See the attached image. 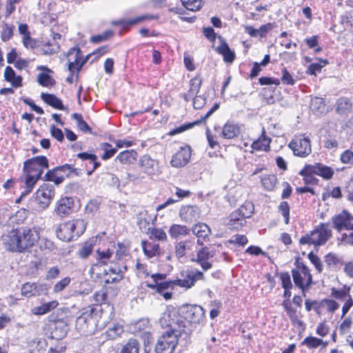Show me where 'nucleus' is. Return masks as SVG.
<instances>
[{"mask_svg": "<svg viewBox=\"0 0 353 353\" xmlns=\"http://www.w3.org/2000/svg\"><path fill=\"white\" fill-rule=\"evenodd\" d=\"M254 206L252 204L243 205L229 215L226 223L230 230H239L246 223V219L253 214Z\"/></svg>", "mask_w": 353, "mask_h": 353, "instance_id": "0eeeda50", "label": "nucleus"}, {"mask_svg": "<svg viewBox=\"0 0 353 353\" xmlns=\"http://www.w3.org/2000/svg\"><path fill=\"white\" fill-rule=\"evenodd\" d=\"M294 265H296V269H292V270H299L302 272L303 276L307 278V285H311L312 283V276L310 274V271L309 268L304 264L303 261H300V257H297L295 260Z\"/></svg>", "mask_w": 353, "mask_h": 353, "instance_id": "4c0bfd02", "label": "nucleus"}, {"mask_svg": "<svg viewBox=\"0 0 353 353\" xmlns=\"http://www.w3.org/2000/svg\"><path fill=\"white\" fill-rule=\"evenodd\" d=\"M192 150L189 145L181 146L179 150L172 155L170 165L175 168L185 167L190 161Z\"/></svg>", "mask_w": 353, "mask_h": 353, "instance_id": "2eb2a0df", "label": "nucleus"}, {"mask_svg": "<svg viewBox=\"0 0 353 353\" xmlns=\"http://www.w3.org/2000/svg\"><path fill=\"white\" fill-rule=\"evenodd\" d=\"M139 343L137 340L131 339L121 348V353H139Z\"/></svg>", "mask_w": 353, "mask_h": 353, "instance_id": "37998d69", "label": "nucleus"}, {"mask_svg": "<svg viewBox=\"0 0 353 353\" xmlns=\"http://www.w3.org/2000/svg\"><path fill=\"white\" fill-rule=\"evenodd\" d=\"M349 290L350 288L337 290L335 288H332L331 290V295L336 299L345 301L346 299L350 296Z\"/></svg>", "mask_w": 353, "mask_h": 353, "instance_id": "8fccbe9b", "label": "nucleus"}, {"mask_svg": "<svg viewBox=\"0 0 353 353\" xmlns=\"http://www.w3.org/2000/svg\"><path fill=\"white\" fill-rule=\"evenodd\" d=\"M279 211L285 219V223L288 224L290 219V206L287 201H282L279 205Z\"/></svg>", "mask_w": 353, "mask_h": 353, "instance_id": "e2e57ef3", "label": "nucleus"}, {"mask_svg": "<svg viewBox=\"0 0 353 353\" xmlns=\"http://www.w3.org/2000/svg\"><path fill=\"white\" fill-rule=\"evenodd\" d=\"M54 187L52 184L43 183L36 192V200L40 204V207L46 208L48 207L54 196Z\"/></svg>", "mask_w": 353, "mask_h": 353, "instance_id": "ddd939ff", "label": "nucleus"}, {"mask_svg": "<svg viewBox=\"0 0 353 353\" xmlns=\"http://www.w3.org/2000/svg\"><path fill=\"white\" fill-rule=\"evenodd\" d=\"M321 305H325L330 312H334L339 307V304L332 299H323L321 303Z\"/></svg>", "mask_w": 353, "mask_h": 353, "instance_id": "338daca9", "label": "nucleus"}, {"mask_svg": "<svg viewBox=\"0 0 353 353\" xmlns=\"http://www.w3.org/2000/svg\"><path fill=\"white\" fill-rule=\"evenodd\" d=\"M123 332V326L119 324H113L106 331L108 337L110 339H114Z\"/></svg>", "mask_w": 353, "mask_h": 353, "instance_id": "3c124183", "label": "nucleus"}, {"mask_svg": "<svg viewBox=\"0 0 353 353\" xmlns=\"http://www.w3.org/2000/svg\"><path fill=\"white\" fill-rule=\"evenodd\" d=\"M147 234L150 239L159 241H165L167 240V234L161 228H149Z\"/></svg>", "mask_w": 353, "mask_h": 353, "instance_id": "c9c22d12", "label": "nucleus"}, {"mask_svg": "<svg viewBox=\"0 0 353 353\" xmlns=\"http://www.w3.org/2000/svg\"><path fill=\"white\" fill-rule=\"evenodd\" d=\"M93 250V243L90 241L85 242L79 250V255L82 259L90 256Z\"/></svg>", "mask_w": 353, "mask_h": 353, "instance_id": "6e6d98bb", "label": "nucleus"}, {"mask_svg": "<svg viewBox=\"0 0 353 353\" xmlns=\"http://www.w3.org/2000/svg\"><path fill=\"white\" fill-rule=\"evenodd\" d=\"M248 242L245 235L236 234L227 241L226 243L234 244L240 246H244Z\"/></svg>", "mask_w": 353, "mask_h": 353, "instance_id": "4d7b16f0", "label": "nucleus"}, {"mask_svg": "<svg viewBox=\"0 0 353 353\" xmlns=\"http://www.w3.org/2000/svg\"><path fill=\"white\" fill-rule=\"evenodd\" d=\"M86 225L87 223L83 219L70 220L59 225L56 234L63 241L76 240L85 232Z\"/></svg>", "mask_w": 353, "mask_h": 353, "instance_id": "20e7f679", "label": "nucleus"}, {"mask_svg": "<svg viewBox=\"0 0 353 353\" xmlns=\"http://www.w3.org/2000/svg\"><path fill=\"white\" fill-rule=\"evenodd\" d=\"M139 165L142 171L148 175H156L159 173V161L151 158L148 154H144L140 157Z\"/></svg>", "mask_w": 353, "mask_h": 353, "instance_id": "dca6fc26", "label": "nucleus"}, {"mask_svg": "<svg viewBox=\"0 0 353 353\" xmlns=\"http://www.w3.org/2000/svg\"><path fill=\"white\" fill-rule=\"evenodd\" d=\"M310 166L311 167L308 168L309 172L315 173L316 175L321 176L325 180L332 179L334 175V170L327 165L322 163H314L313 165H310Z\"/></svg>", "mask_w": 353, "mask_h": 353, "instance_id": "aec40b11", "label": "nucleus"}, {"mask_svg": "<svg viewBox=\"0 0 353 353\" xmlns=\"http://www.w3.org/2000/svg\"><path fill=\"white\" fill-rule=\"evenodd\" d=\"M71 173L79 176L78 169L66 163L48 170L44 175L43 179L44 181H52L55 185H59L64 181L65 177H69Z\"/></svg>", "mask_w": 353, "mask_h": 353, "instance_id": "1a4fd4ad", "label": "nucleus"}, {"mask_svg": "<svg viewBox=\"0 0 353 353\" xmlns=\"http://www.w3.org/2000/svg\"><path fill=\"white\" fill-rule=\"evenodd\" d=\"M137 152L134 150L121 152L115 160L123 164H132L137 160Z\"/></svg>", "mask_w": 353, "mask_h": 353, "instance_id": "bb28decb", "label": "nucleus"}, {"mask_svg": "<svg viewBox=\"0 0 353 353\" xmlns=\"http://www.w3.org/2000/svg\"><path fill=\"white\" fill-rule=\"evenodd\" d=\"M252 148L253 150L257 151H268L270 150V140L266 139L265 140V143H263L261 139H259L252 143Z\"/></svg>", "mask_w": 353, "mask_h": 353, "instance_id": "680f3d73", "label": "nucleus"}, {"mask_svg": "<svg viewBox=\"0 0 353 353\" xmlns=\"http://www.w3.org/2000/svg\"><path fill=\"white\" fill-rule=\"evenodd\" d=\"M74 206V199L72 197L61 198L57 202L55 212L60 216L70 214Z\"/></svg>", "mask_w": 353, "mask_h": 353, "instance_id": "6ab92c4d", "label": "nucleus"}, {"mask_svg": "<svg viewBox=\"0 0 353 353\" xmlns=\"http://www.w3.org/2000/svg\"><path fill=\"white\" fill-rule=\"evenodd\" d=\"M183 337V335L173 327L163 332L158 339L156 346V353H173L178 344L179 337Z\"/></svg>", "mask_w": 353, "mask_h": 353, "instance_id": "423d86ee", "label": "nucleus"}, {"mask_svg": "<svg viewBox=\"0 0 353 353\" xmlns=\"http://www.w3.org/2000/svg\"><path fill=\"white\" fill-rule=\"evenodd\" d=\"M37 82L43 87H50L55 84L54 79L48 74L41 72L37 76Z\"/></svg>", "mask_w": 353, "mask_h": 353, "instance_id": "de8ad7c7", "label": "nucleus"}, {"mask_svg": "<svg viewBox=\"0 0 353 353\" xmlns=\"http://www.w3.org/2000/svg\"><path fill=\"white\" fill-rule=\"evenodd\" d=\"M70 281L71 279L70 277L66 276L63 278L54 285L53 292L55 293L61 292L69 285Z\"/></svg>", "mask_w": 353, "mask_h": 353, "instance_id": "69168bd1", "label": "nucleus"}, {"mask_svg": "<svg viewBox=\"0 0 353 353\" xmlns=\"http://www.w3.org/2000/svg\"><path fill=\"white\" fill-rule=\"evenodd\" d=\"M179 215L186 223H192L199 218L200 210L196 205L183 206L180 210Z\"/></svg>", "mask_w": 353, "mask_h": 353, "instance_id": "a211bd4d", "label": "nucleus"}, {"mask_svg": "<svg viewBox=\"0 0 353 353\" xmlns=\"http://www.w3.org/2000/svg\"><path fill=\"white\" fill-rule=\"evenodd\" d=\"M328 227L329 223H320L310 233L303 236L299 240V243L312 244L314 246L325 245L332 235V232Z\"/></svg>", "mask_w": 353, "mask_h": 353, "instance_id": "39448f33", "label": "nucleus"}, {"mask_svg": "<svg viewBox=\"0 0 353 353\" xmlns=\"http://www.w3.org/2000/svg\"><path fill=\"white\" fill-rule=\"evenodd\" d=\"M307 258L310 261V262L314 265L318 272L321 273L323 271V265L320 258L317 255L314 254L312 252H310L307 254Z\"/></svg>", "mask_w": 353, "mask_h": 353, "instance_id": "bf43d9fd", "label": "nucleus"}, {"mask_svg": "<svg viewBox=\"0 0 353 353\" xmlns=\"http://www.w3.org/2000/svg\"><path fill=\"white\" fill-rule=\"evenodd\" d=\"M107 299V294L103 291H98L96 292L92 296V301L94 303L88 305L87 307H97L98 306L101 309V314H102V307L101 304L105 301Z\"/></svg>", "mask_w": 353, "mask_h": 353, "instance_id": "58836bf2", "label": "nucleus"}, {"mask_svg": "<svg viewBox=\"0 0 353 353\" xmlns=\"http://www.w3.org/2000/svg\"><path fill=\"white\" fill-rule=\"evenodd\" d=\"M150 321L148 319H141L136 322L134 325L135 331L139 332H143L146 336L148 343L150 342L151 334L147 330L149 328Z\"/></svg>", "mask_w": 353, "mask_h": 353, "instance_id": "473e14b6", "label": "nucleus"}, {"mask_svg": "<svg viewBox=\"0 0 353 353\" xmlns=\"http://www.w3.org/2000/svg\"><path fill=\"white\" fill-rule=\"evenodd\" d=\"M101 316V309L98 306L83 308L81 314L76 319L77 330L83 336L94 334L97 331L98 319Z\"/></svg>", "mask_w": 353, "mask_h": 353, "instance_id": "7ed1b4c3", "label": "nucleus"}, {"mask_svg": "<svg viewBox=\"0 0 353 353\" xmlns=\"http://www.w3.org/2000/svg\"><path fill=\"white\" fill-rule=\"evenodd\" d=\"M41 177H39V175L34 176L32 174H28L26 173V180H25V185H26V190L24 192H23L21 194V197H24L27 194H28L33 189L34 185L38 181L39 179Z\"/></svg>", "mask_w": 353, "mask_h": 353, "instance_id": "f704fd0d", "label": "nucleus"}, {"mask_svg": "<svg viewBox=\"0 0 353 353\" xmlns=\"http://www.w3.org/2000/svg\"><path fill=\"white\" fill-rule=\"evenodd\" d=\"M41 98L46 103L55 109L59 110H65L62 101L53 94L42 92Z\"/></svg>", "mask_w": 353, "mask_h": 353, "instance_id": "393cba45", "label": "nucleus"}, {"mask_svg": "<svg viewBox=\"0 0 353 353\" xmlns=\"http://www.w3.org/2000/svg\"><path fill=\"white\" fill-rule=\"evenodd\" d=\"M220 45L216 48V52L221 54L223 57V61L226 63H232L235 59V53L232 50L225 40L219 37Z\"/></svg>", "mask_w": 353, "mask_h": 353, "instance_id": "4be33fe9", "label": "nucleus"}, {"mask_svg": "<svg viewBox=\"0 0 353 353\" xmlns=\"http://www.w3.org/2000/svg\"><path fill=\"white\" fill-rule=\"evenodd\" d=\"M333 228L338 232L342 230H353V216L347 210H343L332 218Z\"/></svg>", "mask_w": 353, "mask_h": 353, "instance_id": "4468645a", "label": "nucleus"}, {"mask_svg": "<svg viewBox=\"0 0 353 353\" xmlns=\"http://www.w3.org/2000/svg\"><path fill=\"white\" fill-rule=\"evenodd\" d=\"M105 272L106 276L105 279V283H116L123 279V272L121 268L117 265L110 267L109 269Z\"/></svg>", "mask_w": 353, "mask_h": 353, "instance_id": "5701e85b", "label": "nucleus"}, {"mask_svg": "<svg viewBox=\"0 0 353 353\" xmlns=\"http://www.w3.org/2000/svg\"><path fill=\"white\" fill-rule=\"evenodd\" d=\"M58 305L59 303L57 301H52L45 303L39 306L33 307L32 309V312L34 315H43L56 308Z\"/></svg>", "mask_w": 353, "mask_h": 353, "instance_id": "c756f323", "label": "nucleus"}, {"mask_svg": "<svg viewBox=\"0 0 353 353\" xmlns=\"http://www.w3.org/2000/svg\"><path fill=\"white\" fill-rule=\"evenodd\" d=\"M292 276L296 287L303 292L307 290L311 285H307V278L305 277L299 270H292Z\"/></svg>", "mask_w": 353, "mask_h": 353, "instance_id": "cd10ccee", "label": "nucleus"}, {"mask_svg": "<svg viewBox=\"0 0 353 353\" xmlns=\"http://www.w3.org/2000/svg\"><path fill=\"white\" fill-rule=\"evenodd\" d=\"M222 248L221 244L203 246L197 251L194 261L200 265L203 271H207L212 268V263L209 260L216 257Z\"/></svg>", "mask_w": 353, "mask_h": 353, "instance_id": "6e6552de", "label": "nucleus"}, {"mask_svg": "<svg viewBox=\"0 0 353 353\" xmlns=\"http://www.w3.org/2000/svg\"><path fill=\"white\" fill-rule=\"evenodd\" d=\"M100 149L104 152L101 156V159L105 161L112 158L117 152V148H113L109 143H101Z\"/></svg>", "mask_w": 353, "mask_h": 353, "instance_id": "ea45409f", "label": "nucleus"}, {"mask_svg": "<svg viewBox=\"0 0 353 353\" xmlns=\"http://www.w3.org/2000/svg\"><path fill=\"white\" fill-rule=\"evenodd\" d=\"M327 342H324L321 339H319L314 336H307L302 342V344L306 345L309 348H316L321 345L326 346Z\"/></svg>", "mask_w": 353, "mask_h": 353, "instance_id": "49530a36", "label": "nucleus"}, {"mask_svg": "<svg viewBox=\"0 0 353 353\" xmlns=\"http://www.w3.org/2000/svg\"><path fill=\"white\" fill-rule=\"evenodd\" d=\"M54 330L56 338L61 339L67 334L68 328L66 324L60 323L55 325Z\"/></svg>", "mask_w": 353, "mask_h": 353, "instance_id": "13d9d810", "label": "nucleus"}, {"mask_svg": "<svg viewBox=\"0 0 353 353\" xmlns=\"http://www.w3.org/2000/svg\"><path fill=\"white\" fill-rule=\"evenodd\" d=\"M241 126L238 123L228 121L223 126L221 137L225 139H232L239 136Z\"/></svg>", "mask_w": 353, "mask_h": 353, "instance_id": "412c9836", "label": "nucleus"}, {"mask_svg": "<svg viewBox=\"0 0 353 353\" xmlns=\"http://www.w3.org/2000/svg\"><path fill=\"white\" fill-rule=\"evenodd\" d=\"M201 83L202 79L199 76H196L194 78L190 80V88L188 90V94L190 95V97H192L199 92Z\"/></svg>", "mask_w": 353, "mask_h": 353, "instance_id": "79ce46f5", "label": "nucleus"}, {"mask_svg": "<svg viewBox=\"0 0 353 353\" xmlns=\"http://www.w3.org/2000/svg\"><path fill=\"white\" fill-rule=\"evenodd\" d=\"M72 117L76 120L77 128L85 133H91L92 129L88 124L83 120V117L79 113H74Z\"/></svg>", "mask_w": 353, "mask_h": 353, "instance_id": "a19ab883", "label": "nucleus"}, {"mask_svg": "<svg viewBox=\"0 0 353 353\" xmlns=\"http://www.w3.org/2000/svg\"><path fill=\"white\" fill-rule=\"evenodd\" d=\"M277 178L274 174H264L261 182L263 187L268 191H272L276 184Z\"/></svg>", "mask_w": 353, "mask_h": 353, "instance_id": "e433bc0d", "label": "nucleus"}, {"mask_svg": "<svg viewBox=\"0 0 353 353\" xmlns=\"http://www.w3.org/2000/svg\"><path fill=\"white\" fill-rule=\"evenodd\" d=\"M352 103L347 97L339 98L336 103V112L339 114H345L350 112Z\"/></svg>", "mask_w": 353, "mask_h": 353, "instance_id": "c85d7f7f", "label": "nucleus"}, {"mask_svg": "<svg viewBox=\"0 0 353 353\" xmlns=\"http://www.w3.org/2000/svg\"><path fill=\"white\" fill-rule=\"evenodd\" d=\"M182 5L188 10L196 11L199 10L202 5V0H181Z\"/></svg>", "mask_w": 353, "mask_h": 353, "instance_id": "09e8293b", "label": "nucleus"}, {"mask_svg": "<svg viewBox=\"0 0 353 353\" xmlns=\"http://www.w3.org/2000/svg\"><path fill=\"white\" fill-rule=\"evenodd\" d=\"M59 45L57 41L48 42L43 46L42 52L44 54H52L58 52Z\"/></svg>", "mask_w": 353, "mask_h": 353, "instance_id": "603ef678", "label": "nucleus"}, {"mask_svg": "<svg viewBox=\"0 0 353 353\" xmlns=\"http://www.w3.org/2000/svg\"><path fill=\"white\" fill-rule=\"evenodd\" d=\"M282 287L284 290L292 289L293 285L291 281V277L288 272H281L280 274Z\"/></svg>", "mask_w": 353, "mask_h": 353, "instance_id": "0e129e2a", "label": "nucleus"}, {"mask_svg": "<svg viewBox=\"0 0 353 353\" xmlns=\"http://www.w3.org/2000/svg\"><path fill=\"white\" fill-rule=\"evenodd\" d=\"M48 159L45 156L32 157L23 163V170L26 173L32 174L37 176L39 175V177H41L43 169L48 168Z\"/></svg>", "mask_w": 353, "mask_h": 353, "instance_id": "9b49d317", "label": "nucleus"}, {"mask_svg": "<svg viewBox=\"0 0 353 353\" xmlns=\"http://www.w3.org/2000/svg\"><path fill=\"white\" fill-rule=\"evenodd\" d=\"M199 280H205L203 272L195 268H188L181 272V277L176 279L173 283L178 286L189 289L194 286L196 282Z\"/></svg>", "mask_w": 353, "mask_h": 353, "instance_id": "9d476101", "label": "nucleus"}, {"mask_svg": "<svg viewBox=\"0 0 353 353\" xmlns=\"http://www.w3.org/2000/svg\"><path fill=\"white\" fill-rule=\"evenodd\" d=\"M112 254L113 252L110 248L105 250H100L99 249L97 250V259L100 261L101 263L105 264L111 258Z\"/></svg>", "mask_w": 353, "mask_h": 353, "instance_id": "5fc2aeb1", "label": "nucleus"}, {"mask_svg": "<svg viewBox=\"0 0 353 353\" xmlns=\"http://www.w3.org/2000/svg\"><path fill=\"white\" fill-rule=\"evenodd\" d=\"M172 283L171 281H162L157 284L147 283L146 286L152 290H156L159 293H163L171 286Z\"/></svg>", "mask_w": 353, "mask_h": 353, "instance_id": "864d4df0", "label": "nucleus"}, {"mask_svg": "<svg viewBox=\"0 0 353 353\" xmlns=\"http://www.w3.org/2000/svg\"><path fill=\"white\" fill-rule=\"evenodd\" d=\"M4 79L11 83L12 86L17 88L22 86L23 78L17 75L11 66H6L4 71Z\"/></svg>", "mask_w": 353, "mask_h": 353, "instance_id": "b1692460", "label": "nucleus"}, {"mask_svg": "<svg viewBox=\"0 0 353 353\" xmlns=\"http://www.w3.org/2000/svg\"><path fill=\"white\" fill-rule=\"evenodd\" d=\"M288 146L294 155L300 157H305L312 152L310 140L305 135L296 136L290 142Z\"/></svg>", "mask_w": 353, "mask_h": 353, "instance_id": "f8f14e48", "label": "nucleus"}, {"mask_svg": "<svg viewBox=\"0 0 353 353\" xmlns=\"http://www.w3.org/2000/svg\"><path fill=\"white\" fill-rule=\"evenodd\" d=\"M340 160L344 164L353 165V152L350 150H345L341 154Z\"/></svg>", "mask_w": 353, "mask_h": 353, "instance_id": "774afa93", "label": "nucleus"}, {"mask_svg": "<svg viewBox=\"0 0 353 353\" xmlns=\"http://www.w3.org/2000/svg\"><path fill=\"white\" fill-rule=\"evenodd\" d=\"M205 311L196 305H183L179 311L173 307H167L161 314L159 323L163 327H173L183 335L185 339L190 336L196 325L203 323Z\"/></svg>", "mask_w": 353, "mask_h": 353, "instance_id": "f257e3e1", "label": "nucleus"}, {"mask_svg": "<svg viewBox=\"0 0 353 353\" xmlns=\"http://www.w3.org/2000/svg\"><path fill=\"white\" fill-rule=\"evenodd\" d=\"M68 56L70 59V62L68 63V70L70 73H74L77 72L76 78L77 79L79 77L78 66L80 64V60L83 57L81 49L78 47L71 48L68 52Z\"/></svg>", "mask_w": 353, "mask_h": 353, "instance_id": "f3484780", "label": "nucleus"}, {"mask_svg": "<svg viewBox=\"0 0 353 353\" xmlns=\"http://www.w3.org/2000/svg\"><path fill=\"white\" fill-rule=\"evenodd\" d=\"M150 19V17L148 15H144V16L137 17H135L134 19H130L128 21H117L116 23L122 25L124 27L131 26L137 24L145 19Z\"/></svg>", "mask_w": 353, "mask_h": 353, "instance_id": "052dcab7", "label": "nucleus"}, {"mask_svg": "<svg viewBox=\"0 0 353 353\" xmlns=\"http://www.w3.org/2000/svg\"><path fill=\"white\" fill-rule=\"evenodd\" d=\"M325 103L324 99L314 97L311 99L310 108L313 112L321 113L324 111Z\"/></svg>", "mask_w": 353, "mask_h": 353, "instance_id": "c03bdc74", "label": "nucleus"}, {"mask_svg": "<svg viewBox=\"0 0 353 353\" xmlns=\"http://www.w3.org/2000/svg\"><path fill=\"white\" fill-rule=\"evenodd\" d=\"M39 239V232L34 228H21L12 230L3 235L6 249L11 252H22L31 248Z\"/></svg>", "mask_w": 353, "mask_h": 353, "instance_id": "f03ea898", "label": "nucleus"}, {"mask_svg": "<svg viewBox=\"0 0 353 353\" xmlns=\"http://www.w3.org/2000/svg\"><path fill=\"white\" fill-rule=\"evenodd\" d=\"M192 231L196 237H202L203 239H209L211 234L210 227L203 223L194 224L192 228Z\"/></svg>", "mask_w": 353, "mask_h": 353, "instance_id": "a878e982", "label": "nucleus"}, {"mask_svg": "<svg viewBox=\"0 0 353 353\" xmlns=\"http://www.w3.org/2000/svg\"><path fill=\"white\" fill-rule=\"evenodd\" d=\"M77 157L83 161H88L89 163H94V169H97L101 165V163L98 161L97 156L94 154L84 152L78 153Z\"/></svg>", "mask_w": 353, "mask_h": 353, "instance_id": "a18cd8bd", "label": "nucleus"}, {"mask_svg": "<svg viewBox=\"0 0 353 353\" xmlns=\"http://www.w3.org/2000/svg\"><path fill=\"white\" fill-rule=\"evenodd\" d=\"M142 248L145 254L150 258L158 255L160 252L159 244L154 243L143 241Z\"/></svg>", "mask_w": 353, "mask_h": 353, "instance_id": "72a5a7b5", "label": "nucleus"}, {"mask_svg": "<svg viewBox=\"0 0 353 353\" xmlns=\"http://www.w3.org/2000/svg\"><path fill=\"white\" fill-rule=\"evenodd\" d=\"M311 167L310 164L305 165V167L299 172V174L303 176V181L306 185H317L319 179L314 176L316 174L309 172L308 168Z\"/></svg>", "mask_w": 353, "mask_h": 353, "instance_id": "2f4dec72", "label": "nucleus"}, {"mask_svg": "<svg viewBox=\"0 0 353 353\" xmlns=\"http://www.w3.org/2000/svg\"><path fill=\"white\" fill-rule=\"evenodd\" d=\"M190 230L185 225L173 224L169 229V234L172 238H179L182 236L188 235Z\"/></svg>", "mask_w": 353, "mask_h": 353, "instance_id": "7c9ffc66", "label": "nucleus"}]
</instances>
